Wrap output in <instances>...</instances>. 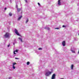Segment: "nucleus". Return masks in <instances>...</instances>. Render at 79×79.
Wrapping results in <instances>:
<instances>
[{"mask_svg":"<svg viewBox=\"0 0 79 79\" xmlns=\"http://www.w3.org/2000/svg\"><path fill=\"white\" fill-rule=\"evenodd\" d=\"M15 64H16V63H12L13 66H14Z\"/></svg>","mask_w":79,"mask_h":79,"instance_id":"obj_13","label":"nucleus"},{"mask_svg":"<svg viewBox=\"0 0 79 79\" xmlns=\"http://www.w3.org/2000/svg\"><path fill=\"white\" fill-rule=\"evenodd\" d=\"M25 1H26V2H27V0H26Z\"/></svg>","mask_w":79,"mask_h":79,"instance_id":"obj_29","label":"nucleus"},{"mask_svg":"<svg viewBox=\"0 0 79 79\" xmlns=\"http://www.w3.org/2000/svg\"><path fill=\"white\" fill-rule=\"evenodd\" d=\"M21 18H22V15H21L20 17H19V18H18V20H20V19H21Z\"/></svg>","mask_w":79,"mask_h":79,"instance_id":"obj_11","label":"nucleus"},{"mask_svg":"<svg viewBox=\"0 0 79 79\" xmlns=\"http://www.w3.org/2000/svg\"><path fill=\"white\" fill-rule=\"evenodd\" d=\"M71 51L72 52V53H75V51H73V50H72Z\"/></svg>","mask_w":79,"mask_h":79,"instance_id":"obj_17","label":"nucleus"},{"mask_svg":"<svg viewBox=\"0 0 79 79\" xmlns=\"http://www.w3.org/2000/svg\"><path fill=\"white\" fill-rule=\"evenodd\" d=\"M15 32L16 34L17 35H20L19 34V33H18V30H17L16 29H15Z\"/></svg>","mask_w":79,"mask_h":79,"instance_id":"obj_3","label":"nucleus"},{"mask_svg":"<svg viewBox=\"0 0 79 79\" xmlns=\"http://www.w3.org/2000/svg\"><path fill=\"white\" fill-rule=\"evenodd\" d=\"M38 4L39 6H40V3H38Z\"/></svg>","mask_w":79,"mask_h":79,"instance_id":"obj_25","label":"nucleus"},{"mask_svg":"<svg viewBox=\"0 0 79 79\" xmlns=\"http://www.w3.org/2000/svg\"><path fill=\"white\" fill-rule=\"evenodd\" d=\"M45 75L46 76H48L50 75V72L48 71V72H47L45 74Z\"/></svg>","mask_w":79,"mask_h":79,"instance_id":"obj_5","label":"nucleus"},{"mask_svg":"<svg viewBox=\"0 0 79 79\" xmlns=\"http://www.w3.org/2000/svg\"><path fill=\"white\" fill-rule=\"evenodd\" d=\"M9 79H10V78H9Z\"/></svg>","mask_w":79,"mask_h":79,"instance_id":"obj_31","label":"nucleus"},{"mask_svg":"<svg viewBox=\"0 0 79 79\" xmlns=\"http://www.w3.org/2000/svg\"><path fill=\"white\" fill-rule=\"evenodd\" d=\"M28 21H29V19H27V20H26V23H27V22H28Z\"/></svg>","mask_w":79,"mask_h":79,"instance_id":"obj_15","label":"nucleus"},{"mask_svg":"<svg viewBox=\"0 0 79 79\" xmlns=\"http://www.w3.org/2000/svg\"><path fill=\"white\" fill-rule=\"evenodd\" d=\"M12 68L13 69H15V68H16V67L15 66H13Z\"/></svg>","mask_w":79,"mask_h":79,"instance_id":"obj_18","label":"nucleus"},{"mask_svg":"<svg viewBox=\"0 0 79 79\" xmlns=\"http://www.w3.org/2000/svg\"><path fill=\"white\" fill-rule=\"evenodd\" d=\"M59 28H55V29H59Z\"/></svg>","mask_w":79,"mask_h":79,"instance_id":"obj_20","label":"nucleus"},{"mask_svg":"<svg viewBox=\"0 0 79 79\" xmlns=\"http://www.w3.org/2000/svg\"><path fill=\"white\" fill-rule=\"evenodd\" d=\"M30 64V62H27V65H29V64Z\"/></svg>","mask_w":79,"mask_h":79,"instance_id":"obj_16","label":"nucleus"},{"mask_svg":"<svg viewBox=\"0 0 79 79\" xmlns=\"http://www.w3.org/2000/svg\"><path fill=\"white\" fill-rule=\"evenodd\" d=\"M15 59H16L17 60H18V59H19V58H18L16 57V58H15Z\"/></svg>","mask_w":79,"mask_h":79,"instance_id":"obj_23","label":"nucleus"},{"mask_svg":"<svg viewBox=\"0 0 79 79\" xmlns=\"http://www.w3.org/2000/svg\"><path fill=\"white\" fill-rule=\"evenodd\" d=\"M17 11L18 12H19L21 11V9L19 8H17Z\"/></svg>","mask_w":79,"mask_h":79,"instance_id":"obj_10","label":"nucleus"},{"mask_svg":"<svg viewBox=\"0 0 79 79\" xmlns=\"http://www.w3.org/2000/svg\"><path fill=\"white\" fill-rule=\"evenodd\" d=\"M53 69L51 68L50 69V74H51L52 73H53Z\"/></svg>","mask_w":79,"mask_h":79,"instance_id":"obj_6","label":"nucleus"},{"mask_svg":"<svg viewBox=\"0 0 79 79\" xmlns=\"http://www.w3.org/2000/svg\"><path fill=\"white\" fill-rule=\"evenodd\" d=\"M10 47V44H9L8 46H7V47Z\"/></svg>","mask_w":79,"mask_h":79,"instance_id":"obj_26","label":"nucleus"},{"mask_svg":"<svg viewBox=\"0 0 79 79\" xmlns=\"http://www.w3.org/2000/svg\"><path fill=\"white\" fill-rule=\"evenodd\" d=\"M74 67V65L73 64H72L71 66V69L73 70V67Z\"/></svg>","mask_w":79,"mask_h":79,"instance_id":"obj_8","label":"nucleus"},{"mask_svg":"<svg viewBox=\"0 0 79 79\" xmlns=\"http://www.w3.org/2000/svg\"><path fill=\"white\" fill-rule=\"evenodd\" d=\"M14 45H15V43L14 44Z\"/></svg>","mask_w":79,"mask_h":79,"instance_id":"obj_30","label":"nucleus"},{"mask_svg":"<svg viewBox=\"0 0 79 79\" xmlns=\"http://www.w3.org/2000/svg\"><path fill=\"white\" fill-rule=\"evenodd\" d=\"M18 52V50H16L15 51L16 52Z\"/></svg>","mask_w":79,"mask_h":79,"instance_id":"obj_21","label":"nucleus"},{"mask_svg":"<svg viewBox=\"0 0 79 79\" xmlns=\"http://www.w3.org/2000/svg\"><path fill=\"white\" fill-rule=\"evenodd\" d=\"M62 27H65V26L64 25H63L62 26Z\"/></svg>","mask_w":79,"mask_h":79,"instance_id":"obj_24","label":"nucleus"},{"mask_svg":"<svg viewBox=\"0 0 79 79\" xmlns=\"http://www.w3.org/2000/svg\"><path fill=\"white\" fill-rule=\"evenodd\" d=\"M16 8L18 9V5H17V6H16Z\"/></svg>","mask_w":79,"mask_h":79,"instance_id":"obj_27","label":"nucleus"},{"mask_svg":"<svg viewBox=\"0 0 79 79\" xmlns=\"http://www.w3.org/2000/svg\"><path fill=\"white\" fill-rule=\"evenodd\" d=\"M9 16H11L13 15V14H12V13H11L10 12L9 14Z\"/></svg>","mask_w":79,"mask_h":79,"instance_id":"obj_9","label":"nucleus"},{"mask_svg":"<svg viewBox=\"0 0 79 79\" xmlns=\"http://www.w3.org/2000/svg\"><path fill=\"white\" fill-rule=\"evenodd\" d=\"M61 0H59L58 1V3L56 5V6H60L61 5Z\"/></svg>","mask_w":79,"mask_h":79,"instance_id":"obj_2","label":"nucleus"},{"mask_svg":"<svg viewBox=\"0 0 79 79\" xmlns=\"http://www.w3.org/2000/svg\"><path fill=\"white\" fill-rule=\"evenodd\" d=\"M62 45L63 47H64L65 46V45H66V43L65 42V41H63L62 42Z\"/></svg>","mask_w":79,"mask_h":79,"instance_id":"obj_7","label":"nucleus"},{"mask_svg":"<svg viewBox=\"0 0 79 79\" xmlns=\"http://www.w3.org/2000/svg\"><path fill=\"white\" fill-rule=\"evenodd\" d=\"M4 10H6V8L5 7L4 9Z\"/></svg>","mask_w":79,"mask_h":79,"instance_id":"obj_28","label":"nucleus"},{"mask_svg":"<svg viewBox=\"0 0 79 79\" xmlns=\"http://www.w3.org/2000/svg\"><path fill=\"white\" fill-rule=\"evenodd\" d=\"M14 55H16V53H15V51H14Z\"/></svg>","mask_w":79,"mask_h":79,"instance_id":"obj_19","label":"nucleus"},{"mask_svg":"<svg viewBox=\"0 0 79 79\" xmlns=\"http://www.w3.org/2000/svg\"><path fill=\"white\" fill-rule=\"evenodd\" d=\"M19 39L20 40V41L22 42H23V40H22V39L19 38Z\"/></svg>","mask_w":79,"mask_h":79,"instance_id":"obj_14","label":"nucleus"},{"mask_svg":"<svg viewBox=\"0 0 79 79\" xmlns=\"http://www.w3.org/2000/svg\"><path fill=\"white\" fill-rule=\"evenodd\" d=\"M44 29H47L48 30H49L50 29V28L48 27H45L44 28Z\"/></svg>","mask_w":79,"mask_h":79,"instance_id":"obj_12","label":"nucleus"},{"mask_svg":"<svg viewBox=\"0 0 79 79\" xmlns=\"http://www.w3.org/2000/svg\"><path fill=\"white\" fill-rule=\"evenodd\" d=\"M56 76V75L55 74H53L52 76L51 79H55Z\"/></svg>","mask_w":79,"mask_h":79,"instance_id":"obj_4","label":"nucleus"},{"mask_svg":"<svg viewBox=\"0 0 79 79\" xmlns=\"http://www.w3.org/2000/svg\"><path fill=\"white\" fill-rule=\"evenodd\" d=\"M10 33L8 32H6V33L5 35H4V36L6 38H9L10 37Z\"/></svg>","mask_w":79,"mask_h":79,"instance_id":"obj_1","label":"nucleus"},{"mask_svg":"<svg viewBox=\"0 0 79 79\" xmlns=\"http://www.w3.org/2000/svg\"><path fill=\"white\" fill-rule=\"evenodd\" d=\"M42 48H38V50H42Z\"/></svg>","mask_w":79,"mask_h":79,"instance_id":"obj_22","label":"nucleus"}]
</instances>
